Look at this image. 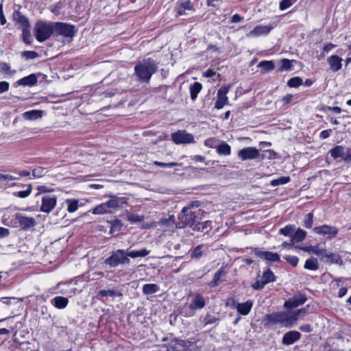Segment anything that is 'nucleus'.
Instances as JSON below:
<instances>
[{
	"mask_svg": "<svg viewBox=\"0 0 351 351\" xmlns=\"http://www.w3.org/2000/svg\"><path fill=\"white\" fill-rule=\"evenodd\" d=\"M158 66L152 58L143 59L134 66V75L141 82H149L152 75L156 73Z\"/></svg>",
	"mask_w": 351,
	"mask_h": 351,
	"instance_id": "obj_1",
	"label": "nucleus"
},
{
	"mask_svg": "<svg viewBox=\"0 0 351 351\" xmlns=\"http://www.w3.org/2000/svg\"><path fill=\"white\" fill-rule=\"evenodd\" d=\"M279 318V324L287 328H291L295 326L297 321L306 315V310L305 308L297 311H287L278 312Z\"/></svg>",
	"mask_w": 351,
	"mask_h": 351,
	"instance_id": "obj_2",
	"label": "nucleus"
},
{
	"mask_svg": "<svg viewBox=\"0 0 351 351\" xmlns=\"http://www.w3.org/2000/svg\"><path fill=\"white\" fill-rule=\"evenodd\" d=\"M54 32V23L39 20L34 27V34L36 39L43 43L50 38Z\"/></svg>",
	"mask_w": 351,
	"mask_h": 351,
	"instance_id": "obj_3",
	"label": "nucleus"
},
{
	"mask_svg": "<svg viewBox=\"0 0 351 351\" xmlns=\"http://www.w3.org/2000/svg\"><path fill=\"white\" fill-rule=\"evenodd\" d=\"M196 212L191 211V206H185L178 215L179 221L176 223L177 228H184L186 226L192 227L197 221Z\"/></svg>",
	"mask_w": 351,
	"mask_h": 351,
	"instance_id": "obj_4",
	"label": "nucleus"
},
{
	"mask_svg": "<svg viewBox=\"0 0 351 351\" xmlns=\"http://www.w3.org/2000/svg\"><path fill=\"white\" fill-rule=\"evenodd\" d=\"M105 263L111 267H116L119 265H129L130 260L126 254V250L119 249L113 252L111 256L105 260Z\"/></svg>",
	"mask_w": 351,
	"mask_h": 351,
	"instance_id": "obj_5",
	"label": "nucleus"
},
{
	"mask_svg": "<svg viewBox=\"0 0 351 351\" xmlns=\"http://www.w3.org/2000/svg\"><path fill=\"white\" fill-rule=\"evenodd\" d=\"M77 32V29L73 25L61 22L54 23L53 34L56 36H62L71 40Z\"/></svg>",
	"mask_w": 351,
	"mask_h": 351,
	"instance_id": "obj_6",
	"label": "nucleus"
},
{
	"mask_svg": "<svg viewBox=\"0 0 351 351\" xmlns=\"http://www.w3.org/2000/svg\"><path fill=\"white\" fill-rule=\"evenodd\" d=\"M329 153L334 159L341 158L347 163L351 162V149L345 148L341 145H336L329 151Z\"/></svg>",
	"mask_w": 351,
	"mask_h": 351,
	"instance_id": "obj_7",
	"label": "nucleus"
},
{
	"mask_svg": "<svg viewBox=\"0 0 351 351\" xmlns=\"http://www.w3.org/2000/svg\"><path fill=\"white\" fill-rule=\"evenodd\" d=\"M171 139L176 144H187L194 142L193 136L185 130H178L173 133Z\"/></svg>",
	"mask_w": 351,
	"mask_h": 351,
	"instance_id": "obj_8",
	"label": "nucleus"
},
{
	"mask_svg": "<svg viewBox=\"0 0 351 351\" xmlns=\"http://www.w3.org/2000/svg\"><path fill=\"white\" fill-rule=\"evenodd\" d=\"M127 200V198L125 197H118L116 195L110 196V199L106 202L110 213L123 208V206L128 203Z\"/></svg>",
	"mask_w": 351,
	"mask_h": 351,
	"instance_id": "obj_9",
	"label": "nucleus"
},
{
	"mask_svg": "<svg viewBox=\"0 0 351 351\" xmlns=\"http://www.w3.org/2000/svg\"><path fill=\"white\" fill-rule=\"evenodd\" d=\"M260 153L256 147H248L241 149L238 153V156L242 160L256 159L259 157Z\"/></svg>",
	"mask_w": 351,
	"mask_h": 351,
	"instance_id": "obj_10",
	"label": "nucleus"
},
{
	"mask_svg": "<svg viewBox=\"0 0 351 351\" xmlns=\"http://www.w3.org/2000/svg\"><path fill=\"white\" fill-rule=\"evenodd\" d=\"M56 205V197L55 195H45L42 197L40 210L44 213H50Z\"/></svg>",
	"mask_w": 351,
	"mask_h": 351,
	"instance_id": "obj_11",
	"label": "nucleus"
},
{
	"mask_svg": "<svg viewBox=\"0 0 351 351\" xmlns=\"http://www.w3.org/2000/svg\"><path fill=\"white\" fill-rule=\"evenodd\" d=\"M187 11L194 12L195 8L192 2L188 1H179L176 4V16H180L187 14Z\"/></svg>",
	"mask_w": 351,
	"mask_h": 351,
	"instance_id": "obj_12",
	"label": "nucleus"
},
{
	"mask_svg": "<svg viewBox=\"0 0 351 351\" xmlns=\"http://www.w3.org/2000/svg\"><path fill=\"white\" fill-rule=\"evenodd\" d=\"M306 301V298L303 294H298L285 301L284 306L288 309L296 308L302 305Z\"/></svg>",
	"mask_w": 351,
	"mask_h": 351,
	"instance_id": "obj_13",
	"label": "nucleus"
},
{
	"mask_svg": "<svg viewBox=\"0 0 351 351\" xmlns=\"http://www.w3.org/2000/svg\"><path fill=\"white\" fill-rule=\"evenodd\" d=\"M13 217L15 219L18 220L21 228L24 230L34 226L36 224L34 218L23 216L19 213H16Z\"/></svg>",
	"mask_w": 351,
	"mask_h": 351,
	"instance_id": "obj_14",
	"label": "nucleus"
},
{
	"mask_svg": "<svg viewBox=\"0 0 351 351\" xmlns=\"http://www.w3.org/2000/svg\"><path fill=\"white\" fill-rule=\"evenodd\" d=\"M273 27L271 25H257L248 34L247 37H258L261 36L267 35L272 29Z\"/></svg>",
	"mask_w": 351,
	"mask_h": 351,
	"instance_id": "obj_15",
	"label": "nucleus"
},
{
	"mask_svg": "<svg viewBox=\"0 0 351 351\" xmlns=\"http://www.w3.org/2000/svg\"><path fill=\"white\" fill-rule=\"evenodd\" d=\"M313 231L319 234L335 237L337 234V229L335 227L323 225L314 228Z\"/></svg>",
	"mask_w": 351,
	"mask_h": 351,
	"instance_id": "obj_16",
	"label": "nucleus"
},
{
	"mask_svg": "<svg viewBox=\"0 0 351 351\" xmlns=\"http://www.w3.org/2000/svg\"><path fill=\"white\" fill-rule=\"evenodd\" d=\"M255 254L262 259L270 261V262H278L280 261V256L277 253H274L268 251H262L261 250L256 249Z\"/></svg>",
	"mask_w": 351,
	"mask_h": 351,
	"instance_id": "obj_17",
	"label": "nucleus"
},
{
	"mask_svg": "<svg viewBox=\"0 0 351 351\" xmlns=\"http://www.w3.org/2000/svg\"><path fill=\"white\" fill-rule=\"evenodd\" d=\"M276 276L270 269L263 271L262 276H259V278L254 285H265L266 284L274 282Z\"/></svg>",
	"mask_w": 351,
	"mask_h": 351,
	"instance_id": "obj_18",
	"label": "nucleus"
},
{
	"mask_svg": "<svg viewBox=\"0 0 351 351\" xmlns=\"http://www.w3.org/2000/svg\"><path fill=\"white\" fill-rule=\"evenodd\" d=\"M301 337V334L296 330H291L286 332L282 340V343L284 345H291L296 341L299 340Z\"/></svg>",
	"mask_w": 351,
	"mask_h": 351,
	"instance_id": "obj_19",
	"label": "nucleus"
},
{
	"mask_svg": "<svg viewBox=\"0 0 351 351\" xmlns=\"http://www.w3.org/2000/svg\"><path fill=\"white\" fill-rule=\"evenodd\" d=\"M322 260L330 263H335L339 265H343V261L339 254L328 253L326 250L325 253H324L322 256Z\"/></svg>",
	"mask_w": 351,
	"mask_h": 351,
	"instance_id": "obj_20",
	"label": "nucleus"
},
{
	"mask_svg": "<svg viewBox=\"0 0 351 351\" xmlns=\"http://www.w3.org/2000/svg\"><path fill=\"white\" fill-rule=\"evenodd\" d=\"M341 62L342 58L337 55H332L328 58L330 69L334 72H337L341 69Z\"/></svg>",
	"mask_w": 351,
	"mask_h": 351,
	"instance_id": "obj_21",
	"label": "nucleus"
},
{
	"mask_svg": "<svg viewBox=\"0 0 351 351\" xmlns=\"http://www.w3.org/2000/svg\"><path fill=\"white\" fill-rule=\"evenodd\" d=\"M253 306V302L252 300H247L245 302L237 303L236 304V308L237 311L242 315H247L250 312Z\"/></svg>",
	"mask_w": 351,
	"mask_h": 351,
	"instance_id": "obj_22",
	"label": "nucleus"
},
{
	"mask_svg": "<svg viewBox=\"0 0 351 351\" xmlns=\"http://www.w3.org/2000/svg\"><path fill=\"white\" fill-rule=\"evenodd\" d=\"M13 19L17 24L21 25L23 27H30L28 19L19 10H16L13 12Z\"/></svg>",
	"mask_w": 351,
	"mask_h": 351,
	"instance_id": "obj_23",
	"label": "nucleus"
},
{
	"mask_svg": "<svg viewBox=\"0 0 351 351\" xmlns=\"http://www.w3.org/2000/svg\"><path fill=\"white\" fill-rule=\"evenodd\" d=\"M38 82L37 77L35 74H31L24 77L16 82L18 85L24 86H32L36 84Z\"/></svg>",
	"mask_w": 351,
	"mask_h": 351,
	"instance_id": "obj_24",
	"label": "nucleus"
},
{
	"mask_svg": "<svg viewBox=\"0 0 351 351\" xmlns=\"http://www.w3.org/2000/svg\"><path fill=\"white\" fill-rule=\"evenodd\" d=\"M149 252L150 251L146 248H142L138 250L128 249L126 250V254L128 256V258L130 257L132 258L145 257L147 256Z\"/></svg>",
	"mask_w": 351,
	"mask_h": 351,
	"instance_id": "obj_25",
	"label": "nucleus"
},
{
	"mask_svg": "<svg viewBox=\"0 0 351 351\" xmlns=\"http://www.w3.org/2000/svg\"><path fill=\"white\" fill-rule=\"evenodd\" d=\"M278 314L277 313H274L271 314L266 315L263 319V324L265 326H269L274 324H279V318Z\"/></svg>",
	"mask_w": 351,
	"mask_h": 351,
	"instance_id": "obj_26",
	"label": "nucleus"
},
{
	"mask_svg": "<svg viewBox=\"0 0 351 351\" xmlns=\"http://www.w3.org/2000/svg\"><path fill=\"white\" fill-rule=\"evenodd\" d=\"M42 116L43 111L38 110L27 111L23 114V117L26 120H36L41 118Z\"/></svg>",
	"mask_w": 351,
	"mask_h": 351,
	"instance_id": "obj_27",
	"label": "nucleus"
},
{
	"mask_svg": "<svg viewBox=\"0 0 351 351\" xmlns=\"http://www.w3.org/2000/svg\"><path fill=\"white\" fill-rule=\"evenodd\" d=\"M205 306V300L200 295H197L190 304V308L198 309L202 308Z\"/></svg>",
	"mask_w": 351,
	"mask_h": 351,
	"instance_id": "obj_28",
	"label": "nucleus"
},
{
	"mask_svg": "<svg viewBox=\"0 0 351 351\" xmlns=\"http://www.w3.org/2000/svg\"><path fill=\"white\" fill-rule=\"evenodd\" d=\"M302 250L304 252L319 256H321V258H322L324 253H325V249L319 247L317 245L314 246L310 245L308 247H302Z\"/></svg>",
	"mask_w": 351,
	"mask_h": 351,
	"instance_id": "obj_29",
	"label": "nucleus"
},
{
	"mask_svg": "<svg viewBox=\"0 0 351 351\" xmlns=\"http://www.w3.org/2000/svg\"><path fill=\"white\" fill-rule=\"evenodd\" d=\"M202 88V86L201 84V83L199 82H194L193 84H191L190 87H189V90H190V95H191V98L192 100H195L197 97V95L199 94V93L201 91Z\"/></svg>",
	"mask_w": 351,
	"mask_h": 351,
	"instance_id": "obj_30",
	"label": "nucleus"
},
{
	"mask_svg": "<svg viewBox=\"0 0 351 351\" xmlns=\"http://www.w3.org/2000/svg\"><path fill=\"white\" fill-rule=\"evenodd\" d=\"M68 302V299L62 296H56L51 301V303L58 308H65Z\"/></svg>",
	"mask_w": 351,
	"mask_h": 351,
	"instance_id": "obj_31",
	"label": "nucleus"
},
{
	"mask_svg": "<svg viewBox=\"0 0 351 351\" xmlns=\"http://www.w3.org/2000/svg\"><path fill=\"white\" fill-rule=\"evenodd\" d=\"M226 266L221 267L215 274L213 282L215 285H218L222 282V278L225 277L226 274Z\"/></svg>",
	"mask_w": 351,
	"mask_h": 351,
	"instance_id": "obj_32",
	"label": "nucleus"
},
{
	"mask_svg": "<svg viewBox=\"0 0 351 351\" xmlns=\"http://www.w3.org/2000/svg\"><path fill=\"white\" fill-rule=\"evenodd\" d=\"M92 213L95 215H103L110 213L106 202L101 204L93 208Z\"/></svg>",
	"mask_w": 351,
	"mask_h": 351,
	"instance_id": "obj_33",
	"label": "nucleus"
},
{
	"mask_svg": "<svg viewBox=\"0 0 351 351\" xmlns=\"http://www.w3.org/2000/svg\"><path fill=\"white\" fill-rule=\"evenodd\" d=\"M217 152L220 155L228 156L231 153V147L226 143L222 142L217 146Z\"/></svg>",
	"mask_w": 351,
	"mask_h": 351,
	"instance_id": "obj_34",
	"label": "nucleus"
},
{
	"mask_svg": "<svg viewBox=\"0 0 351 351\" xmlns=\"http://www.w3.org/2000/svg\"><path fill=\"white\" fill-rule=\"evenodd\" d=\"M306 236V232L300 228H298L295 234L291 237V241L292 242H300L303 241Z\"/></svg>",
	"mask_w": 351,
	"mask_h": 351,
	"instance_id": "obj_35",
	"label": "nucleus"
},
{
	"mask_svg": "<svg viewBox=\"0 0 351 351\" xmlns=\"http://www.w3.org/2000/svg\"><path fill=\"white\" fill-rule=\"evenodd\" d=\"M176 222V217L173 215H169L167 218H162L160 220L161 225L166 228L173 227Z\"/></svg>",
	"mask_w": 351,
	"mask_h": 351,
	"instance_id": "obj_36",
	"label": "nucleus"
},
{
	"mask_svg": "<svg viewBox=\"0 0 351 351\" xmlns=\"http://www.w3.org/2000/svg\"><path fill=\"white\" fill-rule=\"evenodd\" d=\"M318 261L315 258L307 259L304 264V268L308 270H316L318 269Z\"/></svg>",
	"mask_w": 351,
	"mask_h": 351,
	"instance_id": "obj_37",
	"label": "nucleus"
},
{
	"mask_svg": "<svg viewBox=\"0 0 351 351\" xmlns=\"http://www.w3.org/2000/svg\"><path fill=\"white\" fill-rule=\"evenodd\" d=\"M228 104V98L227 96L217 95V99L215 104V108L221 109L225 105Z\"/></svg>",
	"mask_w": 351,
	"mask_h": 351,
	"instance_id": "obj_38",
	"label": "nucleus"
},
{
	"mask_svg": "<svg viewBox=\"0 0 351 351\" xmlns=\"http://www.w3.org/2000/svg\"><path fill=\"white\" fill-rule=\"evenodd\" d=\"M65 203L67 204V211L69 213H74L78 208V201L76 199H66Z\"/></svg>",
	"mask_w": 351,
	"mask_h": 351,
	"instance_id": "obj_39",
	"label": "nucleus"
},
{
	"mask_svg": "<svg viewBox=\"0 0 351 351\" xmlns=\"http://www.w3.org/2000/svg\"><path fill=\"white\" fill-rule=\"evenodd\" d=\"M121 293L112 289L101 290L98 293V297H115L119 296Z\"/></svg>",
	"mask_w": 351,
	"mask_h": 351,
	"instance_id": "obj_40",
	"label": "nucleus"
},
{
	"mask_svg": "<svg viewBox=\"0 0 351 351\" xmlns=\"http://www.w3.org/2000/svg\"><path fill=\"white\" fill-rule=\"evenodd\" d=\"M258 67L267 72L273 70L275 65L272 61L263 60L258 64Z\"/></svg>",
	"mask_w": 351,
	"mask_h": 351,
	"instance_id": "obj_41",
	"label": "nucleus"
},
{
	"mask_svg": "<svg viewBox=\"0 0 351 351\" xmlns=\"http://www.w3.org/2000/svg\"><path fill=\"white\" fill-rule=\"evenodd\" d=\"M293 66L292 61L288 59H282L280 61V71H289Z\"/></svg>",
	"mask_w": 351,
	"mask_h": 351,
	"instance_id": "obj_42",
	"label": "nucleus"
},
{
	"mask_svg": "<svg viewBox=\"0 0 351 351\" xmlns=\"http://www.w3.org/2000/svg\"><path fill=\"white\" fill-rule=\"evenodd\" d=\"M32 191V185L31 184L27 185V188L25 191H18L14 193V195L20 198H25L28 197Z\"/></svg>",
	"mask_w": 351,
	"mask_h": 351,
	"instance_id": "obj_43",
	"label": "nucleus"
},
{
	"mask_svg": "<svg viewBox=\"0 0 351 351\" xmlns=\"http://www.w3.org/2000/svg\"><path fill=\"white\" fill-rule=\"evenodd\" d=\"M30 27H23L22 30V36L23 41L25 43L30 44L32 43V36L29 30Z\"/></svg>",
	"mask_w": 351,
	"mask_h": 351,
	"instance_id": "obj_44",
	"label": "nucleus"
},
{
	"mask_svg": "<svg viewBox=\"0 0 351 351\" xmlns=\"http://www.w3.org/2000/svg\"><path fill=\"white\" fill-rule=\"evenodd\" d=\"M290 181V178L289 176L281 177L278 179H275L271 181V185L273 186H276L278 185H282L288 183Z\"/></svg>",
	"mask_w": 351,
	"mask_h": 351,
	"instance_id": "obj_45",
	"label": "nucleus"
},
{
	"mask_svg": "<svg viewBox=\"0 0 351 351\" xmlns=\"http://www.w3.org/2000/svg\"><path fill=\"white\" fill-rule=\"evenodd\" d=\"M302 80L299 77H295L291 78L288 82L287 85L290 87L297 88L302 85Z\"/></svg>",
	"mask_w": 351,
	"mask_h": 351,
	"instance_id": "obj_46",
	"label": "nucleus"
},
{
	"mask_svg": "<svg viewBox=\"0 0 351 351\" xmlns=\"http://www.w3.org/2000/svg\"><path fill=\"white\" fill-rule=\"evenodd\" d=\"M295 227L294 225H287L285 227L281 228L280 230V232L285 236H290L291 234L295 230Z\"/></svg>",
	"mask_w": 351,
	"mask_h": 351,
	"instance_id": "obj_47",
	"label": "nucleus"
},
{
	"mask_svg": "<svg viewBox=\"0 0 351 351\" xmlns=\"http://www.w3.org/2000/svg\"><path fill=\"white\" fill-rule=\"evenodd\" d=\"M313 213H309L307 214L304 219V226L306 228H311L313 226Z\"/></svg>",
	"mask_w": 351,
	"mask_h": 351,
	"instance_id": "obj_48",
	"label": "nucleus"
},
{
	"mask_svg": "<svg viewBox=\"0 0 351 351\" xmlns=\"http://www.w3.org/2000/svg\"><path fill=\"white\" fill-rule=\"evenodd\" d=\"M296 0H282L279 4V8L280 10H285L291 7Z\"/></svg>",
	"mask_w": 351,
	"mask_h": 351,
	"instance_id": "obj_49",
	"label": "nucleus"
},
{
	"mask_svg": "<svg viewBox=\"0 0 351 351\" xmlns=\"http://www.w3.org/2000/svg\"><path fill=\"white\" fill-rule=\"evenodd\" d=\"M0 71L7 74H12L15 73V71H11L10 64L6 62H0Z\"/></svg>",
	"mask_w": 351,
	"mask_h": 351,
	"instance_id": "obj_50",
	"label": "nucleus"
},
{
	"mask_svg": "<svg viewBox=\"0 0 351 351\" xmlns=\"http://www.w3.org/2000/svg\"><path fill=\"white\" fill-rule=\"evenodd\" d=\"M45 173V169L43 167H39L32 171V175L35 178H40Z\"/></svg>",
	"mask_w": 351,
	"mask_h": 351,
	"instance_id": "obj_51",
	"label": "nucleus"
},
{
	"mask_svg": "<svg viewBox=\"0 0 351 351\" xmlns=\"http://www.w3.org/2000/svg\"><path fill=\"white\" fill-rule=\"evenodd\" d=\"M285 260L289 263L293 267H295L298 263V258L295 256L287 255L285 257Z\"/></svg>",
	"mask_w": 351,
	"mask_h": 351,
	"instance_id": "obj_52",
	"label": "nucleus"
},
{
	"mask_svg": "<svg viewBox=\"0 0 351 351\" xmlns=\"http://www.w3.org/2000/svg\"><path fill=\"white\" fill-rule=\"evenodd\" d=\"M154 165H156V166H159V167H176V166H178L179 164L177 163V162H158V161H154Z\"/></svg>",
	"mask_w": 351,
	"mask_h": 351,
	"instance_id": "obj_53",
	"label": "nucleus"
},
{
	"mask_svg": "<svg viewBox=\"0 0 351 351\" xmlns=\"http://www.w3.org/2000/svg\"><path fill=\"white\" fill-rule=\"evenodd\" d=\"M127 219L128 221L132 222H141L143 217V216H139L138 215L129 214L127 215Z\"/></svg>",
	"mask_w": 351,
	"mask_h": 351,
	"instance_id": "obj_54",
	"label": "nucleus"
},
{
	"mask_svg": "<svg viewBox=\"0 0 351 351\" xmlns=\"http://www.w3.org/2000/svg\"><path fill=\"white\" fill-rule=\"evenodd\" d=\"M18 179H19V178L15 177L12 175H10V174H3V173L0 174V182H1V181L9 182V181H12V180H16Z\"/></svg>",
	"mask_w": 351,
	"mask_h": 351,
	"instance_id": "obj_55",
	"label": "nucleus"
},
{
	"mask_svg": "<svg viewBox=\"0 0 351 351\" xmlns=\"http://www.w3.org/2000/svg\"><path fill=\"white\" fill-rule=\"evenodd\" d=\"M38 56V53L34 51H25L23 53V57L26 59H34Z\"/></svg>",
	"mask_w": 351,
	"mask_h": 351,
	"instance_id": "obj_56",
	"label": "nucleus"
},
{
	"mask_svg": "<svg viewBox=\"0 0 351 351\" xmlns=\"http://www.w3.org/2000/svg\"><path fill=\"white\" fill-rule=\"evenodd\" d=\"M201 247L202 245H197V247H195L191 255V257H195L197 258H200L202 255Z\"/></svg>",
	"mask_w": 351,
	"mask_h": 351,
	"instance_id": "obj_57",
	"label": "nucleus"
},
{
	"mask_svg": "<svg viewBox=\"0 0 351 351\" xmlns=\"http://www.w3.org/2000/svg\"><path fill=\"white\" fill-rule=\"evenodd\" d=\"M158 291V287H143V291L145 294H152Z\"/></svg>",
	"mask_w": 351,
	"mask_h": 351,
	"instance_id": "obj_58",
	"label": "nucleus"
},
{
	"mask_svg": "<svg viewBox=\"0 0 351 351\" xmlns=\"http://www.w3.org/2000/svg\"><path fill=\"white\" fill-rule=\"evenodd\" d=\"M230 90V86H221L217 91V95H221L222 96H226L227 93Z\"/></svg>",
	"mask_w": 351,
	"mask_h": 351,
	"instance_id": "obj_59",
	"label": "nucleus"
},
{
	"mask_svg": "<svg viewBox=\"0 0 351 351\" xmlns=\"http://www.w3.org/2000/svg\"><path fill=\"white\" fill-rule=\"evenodd\" d=\"M10 84L8 82L5 81L0 82V93H3L8 90Z\"/></svg>",
	"mask_w": 351,
	"mask_h": 351,
	"instance_id": "obj_60",
	"label": "nucleus"
},
{
	"mask_svg": "<svg viewBox=\"0 0 351 351\" xmlns=\"http://www.w3.org/2000/svg\"><path fill=\"white\" fill-rule=\"evenodd\" d=\"M0 23L1 24L5 25L6 23V19L3 12V4H0Z\"/></svg>",
	"mask_w": 351,
	"mask_h": 351,
	"instance_id": "obj_61",
	"label": "nucleus"
},
{
	"mask_svg": "<svg viewBox=\"0 0 351 351\" xmlns=\"http://www.w3.org/2000/svg\"><path fill=\"white\" fill-rule=\"evenodd\" d=\"M10 231L8 229L0 227V238L6 237L9 235Z\"/></svg>",
	"mask_w": 351,
	"mask_h": 351,
	"instance_id": "obj_62",
	"label": "nucleus"
},
{
	"mask_svg": "<svg viewBox=\"0 0 351 351\" xmlns=\"http://www.w3.org/2000/svg\"><path fill=\"white\" fill-rule=\"evenodd\" d=\"M293 95L291 94H288L282 97L281 99V101H282L284 104H289L292 101Z\"/></svg>",
	"mask_w": 351,
	"mask_h": 351,
	"instance_id": "obj_63",
	"label": "nucleus"
},
{
	"mask_svg": "<svg viewBox=\"0 0 351 351\" xmlns=\"http://www.w3.org/2000/svg\"><path fill=\"white\" fill-rule=\"evenodd\" d=\"M243 19V17L241 16L239 14H234L232 16V19H231V22L232 23H238V22H240L241 21H242Z\"/></svg>",
	"mask_w": 351,
	"mask_h": 351,
	"instance_id": "obj_64",
	"label": "nucleus"
}]
</instances>
